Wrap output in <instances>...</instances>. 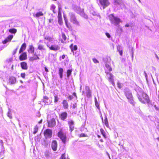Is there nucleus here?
I'll return each mask as SVG.
<instances>
[{
	"mask_svg": "<svg viewBox=\"0 0 159 159\" xmlns=\"http://www.w3.org/2000/svg\"><path fill=\"white\" fill-rule=\"evenodd\" d=\"M117 86L118 87L120 88V89L122 88V86H123V85L122 84H121L119 82H118L117 83Z\"/></svg>",
	"mask_w": 159,
	"mask_h": 159,
	"instance_id": "de8ad7c7",
	"label": "nucleus"
},
{
	"mask_svg": "<svg viewBox=\"0 0 159 159\" xmlns=\"http://www.w3.org/2000/svg\"><path fill=\"white\" fill-rule=\"evenodd\" d=\"M54 103H56L58 101L59 99V98H58V96H57V95H56V94H55L54 96Z\"/></svg>",
	"mask_w": 159,
	"mask_h": 159,
	"instance_id": "f704fd0d",
	"label": "nucleus"
},
{
	"mask_svg": "<svg viewBox=\"0 0 159 159\" xmlns=\"http://www.w3.org/2000/svg\"><path fill=\"white\" fill-rule=\"evenodd\" d=\"M77 106V104L76 103H75L73 104L72 108H75Z\"/></svg>",
	"mask_w": 159,
	"mask_h": 159,
	"instance_id": "bf43d9fd",
	"label": "nucleus"
},
{
	"mask_svg": "<svg viewBox=\"0 0 159 159\" xmlns=\"http://www.w3.org/2000/svg\"><path fill=\"white\" fill-rule=\"evenodd\" d=\"M48 127L52 128L54 126L56 125V121L54 118L48 121Z\"/></svg>",
	"mask_w": 159,
	"mask_h": 159,
	"instance_id": "9d476101",
	"label": "nucleus"
},
{
	"mask_svg": "<svg viewBox=\"0 0 159 159\" xmlns=\"http://www.w3.org/2000/svg\"><path fill=\"white\" fill-rule=\"evenodd\" d=\"M155 108V109L157 111H159V109L158 107H157L156 105H154V106Z\"/></svg>",
	"mask_w": 159,
	"mask_h": 159,
	"instance_id": "e2e57ef3",
	"label": "nucleus"
},
{
	"mask_svg": "<svg viewBox=\"0 0 159 159\" xmlns=\"http://www.w3.org/2000/svg\"><path fill=\"white\" fill-rule=\"evenodd\" d=\"M7 116L8 117H9L10 118H12L11 114V113L10 111L9 110L7 113Z\"/></svg>",
	"mask_w": 159,
	"mask_h": 159,
	"instance_id": "79ce46f5",
	"label": "nucleus"
},
{
	"mask_svg": "<svg viewBox=\"0 0 159 159\" xmlns=\"http://www.w3.org/2000/svg\"><path fill=\"white\" fill-rule=\"evenodd\" d=\"M58 136L64 143H65L66 140V134L63 133L61 131H60L58 133Z\"/></svg>",
	"mask_w": 159,
	"mask_h": 159,
	"instance_id": "0eeeda50",
	"label": "nucleus"
},
{
	"mask_svg": "<svg viewBox=\"0 0 159 159\" xmlns=\"http://www.w3.org/2000/svg\"><path fill=\"white\" fill-rule=\"evenodd\" d=\"M62 39L65 41L66 40V37L64 33H63L62 34Z\"/></svg>",
	"mask_w": 159,
	"mask_h": 159,
	"instance_id": "a18cd8bd",
	"label": "nucleus"
},
{
	"mask_svg": "<svg viewBox=\"0 0 159 159\" xmlns=\"http://www.w3.org/2000/svg\"><path fill=\"white\" fill-rule=\"evenodd\" d=\"M38 49L41 51H45L46 48L44 46L41 44H38Z\"/></svg>",
	"mask_w": 159,
	"mask_h": 159,
	"instance_id": "a211bd4d",
	"label": "nucleus"
},
{
	"mask_svg": "<svg viewBox=\"0 0 159 159\" xmlns=\"http://www.w3.org/2000/svg\"><path fill=\"white\" fill-rule=\"evenodd\" d=\"M30 61H33L34 60H35V59H34V57H31L30 59Z\"/></svg>",
	"mask_w": 159,
	"mask_h": 159,
	"instance_id": "680f3d73",
	"label": "nucleus"
},
{
	"mask_svg": "<svg viewBox=\"0 0 159 159\" xmlns=\"http://www.w3.org/2000/svg\"><path fill=\"white\" fill-rule=\"evenodd\" d=\"M13 61V58L12 57H11L7 59L6 61L8 63L11 62Z\"/></svg>",
	"mask_w": 159,
	"mask_h": 159,
	"instance_id": "c03bdc74",
	"label": "nucleus"
},
{
	"mask_svg": "<svg viewBox=\"0 0 159 159\" xmlns=\"http://www.w3.org/2000/svg\"><path fill=\"white\" fill-rule=\"evenodd\" d=\"M26 47V44L24 43L21 45V46L19 51V53H21L23 51L25 50Z\"/></svg>",
	"mask_w": 159,
	"mask_h": 159,
	"instance_id": "b1692460",
	"label": "nucleus"
},
{
	"mask_svg": "<svg viewBox=\"0 0 159 159\" xmlns=\"http://www.w3.org/2000/svg\"><path fill=\"white\" fill-rule=\"evenodd\" d=\"M44 69H45V70L46 72H48V70L46 67H45Z\"/></svg>",
	"mask_w": 159,
	"mask_h": 159,
	"instance_id": "774afa93",
	"label": "nucleus"
},
{
	"mask_svg": "<svg viewBox=\"0 0 159 159\" xmlns=\"http://www.w3.org/2000/svg\"><path fill=\"white\" fill-rule=\"evenodd\" d=\"M99 1L100 4L103 6V9L109 4L108 0H99Z\"/></svg>",
	"mask_w": 159,
	"mask_h": 159,
	"instance_id": "1a4fd4ad",
	"label": "nucleus"
},
{
	"mask_svg": "<svg viewBox=\"0 0 159 159\" xmlns=\"http://www.w3.org/2000/svg\"><path fill=\"white\" fill-rule=\"evenodd\" d=\"M20 66L22 69L26 70L28 69V67L27 63L25 62H22L20 63Z\"/></svg>",
	"mask_w": 159,
	"mask_h": 159,
	"instance_id": "f3484780",
	"label": "nucleus"
},
{
	"mask_svg": "<svg viewBox=\"0 0 159 159\" xmlns=\"http://www.w3.org/2000/svg\"><path fill=\"white\" fill-rule=\"evenodd\" d=\"M69 16L70 17V20L71 22L75 25L79 26L80 24L79 21H78L77 19L75 14L72 12L69 13Z\"/></svg>",
	"mask_w": 159,
	"mask_h": 159,
	"instance_id": "7ed1b4c3",
	"label": "nucleus"
},
{
	"mask_svg": "<svg viewBox=\"0 0 159 159\" xmlns=\"http://www.w3.org/2000/svg\"><path fill=\"white\" fill-rule=\"evenodd\" d=\"M72 96L71 95L69 96V97H68V98L70 100H71L72 99Z\"/></svg>",
	"mask_w": 159,
	"mask_h": 159,
	"instance_id": "69168bd1",
	"label": "nucleus"
},
{
	"mask_svg": "<svg viewBox=\"0 0 159 159\" xmlns=\"http://www.w3.org/2000/svg\"><path fill=\"white\" fill-rule=\"evenodd\" d=\"M21 76L24 79L25 76V73H22L21 74Z\"/></svg>",
	"mask_w": 159,
	"mask_h": 159,
	"instance_id": "8fccbe9b",
	"label": "nucleus"
},
{
	"mask_svg": "<svg viewBox=\"0 0 159 159\" xmlns=\"http://www.w3.org/2000/svg\"><path fill=\"white\" fill-rule=\"evenodd\" d=\"M125 93L126 97L129 100V102L130 103L133 104L134 101L133 99V97L131 92L129 89L126 88L125 89Z\"/></svg>",
	"mask_w": 159,
	"mask_h": 159,
	"instance_id": "20e7f679",
	"label": "nucleus"
},
{
	"mask_svg": "<svg viewBox=\"0 0 159 159\" xmlns=\"http://www.w3.org/2000/svg\"><path fill=\"white\" fill-rule=\"evenodd\" d=\"M80 14L81 16H82L83 17H84L85 18L87 19L88 18V16L84 14V12L83 14L81 13Z\"/></svg>",
	"mask_w": 159,
	"mask_h": 159,
	"instance_id": "49530a36",
	"label": "nucleus"
},
{
	"mask_svg": "<svg viewBox=\"0 0 159 159\" xmlns=\"http://www.w3.org/2000/svg\"><path fill=\"white\" fill-rule=\"evenodd\" d=\"M68 123L69 126L70 130L71 132H72L74 129V122L72 120H70L68 121Z\"/></svg>",
	"mask_w": 159,
	"mask_h": 159,
	"instance_id": "f8f14e48",
	"label": "nucleus"
},
{
	"mask_svg": "<svg viewBox=\"0 0 159 159\" xmlns=\"http://www.w3.org/2000/svg\"><path fill=\"white\" fill-rule=\"evenodd\" d=\"M90 13L93 16H100L98 14V13L95 11H94L93 9L91 10L90 11Z\"/></svg>",
	"mask_w": 159,
	"mask_h": 159,
	"instance_id": "c756f323",
	"label": "nucleus"
},
{
	"mask_svg": "<svg viewBox=\"0 0 159 159\" xmlns=\"http://www.w3.org/2000/svg\"><path fill=\"white\" fill-rule=\"evenodd\" d=\"M75 10L78 13L80 14L81 13L83 14V10L80 8L79 7H75Z\"/></svg>",
	"mask_w": 159,
	"mask_h": 159,
	"instance_id": "412c9836",
	"label": "nucleus"
},
{
	"mask_svg": "<svg viewBox=\"0 0 159 159\" xmlns=\"http://www.w3.org/2000/svg\"><path fill=\"white\" fill-rule=\"evenodd\" d=\"M58 23L60 25H62V24L63 23L62 18H58Z\"/></svg>",
	"mask_w": 159,
	"mask_h": 159,
	"instance_id": "a19ab883",
	"label": "nucleus"
},
{
	"mask_svg": "<svg viewBox=\"0 0 159 159\" xmlns=\"http://www.w3.org/2000/svg\"><path fill=\"white\" fill-rule=\"evenodd\" d=\"M56 7L54 5H52L51 6V10H55Z\"/></svg>",
	"mask_w": 159,
	"mask_h": 159,
	"instance_id": "603ef678",
	"label": "nucleus"
},
{
	"mask_svg": "<svg viewBox=\"0 0 159 159\" xmlns=\"http://www.w3.org/2000/svg\"><path fill=\"white\" fill-rule=\"evenodd\" d=\"M34 59H35V60H36V59H39V57H38L37 55H36V56L35 57H34Z\"/></svg>",
	"mask_w": 159,
	"mask_h": 159,
	"instance_id": "052dcab7",
	"label": "nucleus"
},
{
	"mask_svg": "<svg viewBox=\"0 0 159 159\" xmlns=\"http://www.w3.org/2000/svg\"><path fill=\"white\" fill-rule=\"evenodd\" d=\"M58 18H61V6L59 4H58Z\"/></svg>",
	"mask_w": 159,
	"mask_h": 159,
	"instance_id": "5701e85b",
	"label": "nucleus"
},
{
	"mask_svg": "<svg viewBox=\"0 0 159 159\" xmlns=\"http://www.w3.org/2000/svg\"><path fill=\"white\" fill-rule=\"evenodd\" d=\"M44 39L48 41L46 45L51 50L54 51H57L60 50V47L57 40L49 36H46L44 37Z\"/></svg>",
	"mask_w": 159,
	"mask_h": 159,
	"instance_id": "f257e3e1",
	"label": "nucleus"
},
{
	"mask_svg": "<svg viewBox=\"0 0 159 159\" xmlns=\"http://www.w3.org/2000/svg\"><path fill=\"white\" fill-rule=\"evenodd\" d=\"M115 5H123V3L121 0H114Z\"/></svg>",
	"mask_w": 159,
	"mask_h": 159,
	"instance_id": "4be33fe9",
	"label": "nucleus"
},
{
	"mask_svg": "<svg viewBox=\"0 0 159 159\" xmlns=\"http://www.w3.org/2000/svg\"><path fill=\"white\" fill-rule=\"evenodd\" d=\"M16 30L15 29H11L9 30V32L12 33H15L16 32Z\"/></svg>",
	"mask_w": 159,
	"mask_h": 159,
	"instance_id": "c9c22d12",
	"label": "nucleus"
},
{
	"mask_svg": "<svg viewBox=\"0 0 159 159\" xmlns=\"http://www.w3.org/2000/svg\"><path fill=\"white\" fill-rule=\"evenodd\" d=\"M44 154L46 158L50 159L52 157V155L49 151H46L45 152Z\"/></svg>",
	"mask_w": 159,
	"mask_h": 159,
	"instance_id": "4468645a",
	"label": "nucleus"
},
{
	"mask_svg": "<svg viewBox=\"0 0 159 159\" xmlns=\"http://www.w3.org/2000/svg\"><path fill=\"white\" fill-rule=\"evenodd\" d=\"M63 105V107L65 109H67L68 107V104L67 101L66 100H64L62 101Z\"/></svg>",
	"mask_w": 159,
	"mask_h": 159,
	"instance_id": "aec40b11",
	"label": "nucleus"
},
{
	"mask_svg": "<svg viewBox=\"0 0 159 159\" xmlns=\"http://www.w3.org/2000/svg\"><path fill=\"white\" fill-rule=\"evenodd\" d=\"M71 51L74 53V51H76L77 49V45H75L73 46V44H71L70 46Z\"/></svg>",
	"mask_w": 159,
	"mask_h": 159,
	"instance_id": "393cba45",
	"label": "nucleus"
},
{
	"mask_svg": "<svg viewBox=\"0 0 159 159\" xmlns=\"http://www.w3.org/2000/svg\"><path fill=\"white\" fill-rule=\"evenodd\" d=\"M117 50L119 52V53L120 55L121 56H122V49L120 48V46H118L117 47Z\"/></svg>",
	"mask_w": 159,
	"mask_h": 159,
	"instance_id": "72a5a7b5",
	"label": "nucleus"
},
{
	"mask_svg": "<svg viewBox=\"0 0 159 159\" xmlns=\"http://www.w3.org/2000/svg\"><path fill=\"white\" fill-rule=\"evenodd\" d=\"M105 67L106 68V70H107L109 71H112V68L108 64H105Z\"/></svg>",
	"mask_w": 159,
	"mask_h": 159,
	"instance_id": "473e14b6",
	"label": "nucleus"
},
{
	"mask_svg": "<svg viewBox=\"0 0 159 159\" xmlns=\"http://www.w3.org/2000/svg\"><path fill=\"white\" fill-rule=\"evenodd\" d=\"M93 61L95 63H97L98 62V61L96 59L94 58L93 59Z\"/></svg>",
	"mask_w": 159,
	"mask_h": 159,
	"instance_id": "4d7b16f0",
	"label": "nucleus"
},
{
	"mask_svg": "<svg viewBox=\"0 0 159 159\" xmlns=\"http://www.w3.org/2000/svg\"><path fill=\"white\" fill-rule=\"evenodd\" d=\"M52 131L50 129H47L44 131V135L46 138H50L52 137Z\"/></svg>",
	"mask_w": 159,
	"mask_h": 159,
	"instance_id": "6e6552de",
	"label": "nucleus"
},
{
	"mask_svg": "<svg viewBox=\"0 0 159 159\" xmlns=\"http://www.w3.org/2000/svg\"><path fill=\"white\" fill-rule=\"evenodd\" d=\"M63 70L61 68H60L59 69V74L60 75V78L62 79L63 77Z\"/></svg>",
	"mask_w": 159,
	"mask_h": 159,
	"instance_id": "cd10ccee",
	"label": "nucleus"
},
{
	"mask_svg": "<svg viewBox=\"0 0 159 159\" xmlns=\"http://www.w3.org/2000/svg\"><path fill=\"white\" fill-rule=\"evenodd\" d=\"M57 143L56 140H54L52 141L51 143V147L52 150L54 151H56L57 149Z\"/></svg>",
	"mask_w": 159,
	"mask_h": 159,
	"instance_id": "9b49d317",
	"label": "nucleus"
},
{
	"mask_svg": "<svg viewBox=\"0 0 159 159\" xmlns=\"http://www.w3.org/2000/svg\"><path fill=\"white\" fill-rule=\"evenodd\" d=\"M67 115L66 112H64L61 113L59 117L61 120H64L66 118Z\"/></svg>",
	"mask_w": 159,
	"mask_h": 159,
	"instance_id": "ddd939ff",
	"label": "nucleus"
},
{
	"mask_svg": "<svg viewBox=\"0 0 159 159\" xmlns=\"http://www.w3.org/2000/svg\"><path fill=\"white\" fill-rule=\"evenodd\" d=\"M13 37V36L12 35H10L8 36L6 39H7V40L9 41H10L11 39H12Z\"/></svg>",
	"mask_w": 159,
	"mask_h": 159,
	"instance_id": "58836bf2",
	"label": "nucleus"
},
{
	"mask_svg": "<svg viewBox=\"0 0 159 159\" xmlns=\"http://www.w3.org/2000/svg\"><path fill=\"white\" fill-rule=\"evenodd\" d=\"M16 81V79L15 77H11L9 78V82L11 84H14Z\"/></svg>",
	"mask_w": 159,
	"mask_h": 159,
	"instance_id": "a878e982",
	"label": "nucleus"
},
{
	"mask_svg": "<svg viewBox=\"0 0 159 159\" xmlns=\"http://www.w3.org/2000/svg\"><path fill=\"white\" fill-rule=\"evenodd\" d=\"M109 18L111 23L115 25H118L121 21L120 18L115 16L112 14L109 15Z\"/></svg>",
	"mask_w": 159,
	"mask_h": 159,
	"instance_id": "f03ea898",
	"label": "nucleus"
},
{
	"mask_svg": "<svg viewBox=\"0 0 159 159\" xmlns=\"http://www.w3.org/2000/svg\"><path fill=\"white\" fill-rule=\"evenodd\" d=\"M53 19H50L49 20V22L50 23H52L53 21Z\"/></svg>",
	"mask_w": 159,
	"mask_h": 159,
	"instance_id": "338daca9",
	"label": "nucleus"
},
{
	"mask_svg": "<svg viewBox=\"0 0 159 159\" xmlns=\"http://www.w3.org/2000/svg\"><path fill=\"white\" fill-rule=\"evenodd\" d=\"M106 35L108 38H110L111 36L109 33H106Z\"/></svg>",
	"mask_w": 159,
	"mask_h": 159,
	"instance_id": "13d9d810",
	"label": "nucleus"
},
{
	"mask_svg": "<svg viewBox=\"0 0 159 159\" xmlns=\"http://www.w3.org/2000/svg\"><path fill=\"white\" fill-rule=\"evenodd\" d=\"M94 101H95V106L97 107L98 110H100V108L99 106L98 103V102L97 98L96 97L94 98Z\"/></svg>",
	"mask_w": 159,
	"mask_h": 159,
	"instance_id": "2f4dec72",
	"label": "nucleus"
},
{
	"mask_svg": "<svg viewBox=\"0 0 159 159\" xmlns=\"http://www.w3.org/2000/svg\"><path fill=\"white\" fill-rule=\"evenodd\" d=\"M43 15V14L41 11H39L36 14L34 13L33 14V16L34 17H39L41 16H42Z\"/></svg>",
	"mask_w": 159,
	"mask_h": 159,
	"instance_id": "bb28decb",
	"label": "nucleus"
},
{
	"mask_svg": "<svg viewBox=\"0 0 159 159\" xmlns=\"http://www.w3.org/2000/svg\"><path fill=\"white\" fill-rule=\"evenodd\" d=\"M87 135L84 133H81L80 134V137H86Z\"/></svg>",
	"mask_w": 159,
	"mask_h": 159,
	"instance_id": "864d4df0",
	"label": "nucleus"
},
{
	"mask_svg": "<svg viewBox=\"0 0 159 159\" xmlns=\"http://www.w3.org/2000/svg\"><path fill=\"white\" fill-rule=\"evenodd\" d=\"M143 98L144 100L141 98L139 96H138V98L139 101L142 103H145L146 102L148 103L149 102V99L148 96L145 93H143L142 94Z\"/></svg>",
	"mask_w": 159,
	"mask_h": 159,
	"instance_id": "39448f33",
	"label": "nucleus"
},
{
	"mask_svg": "<svg viewBox=\"0 0 159 159\" xmlns=\"http://www.w3.org/2000/svg\"><path fill=\"white\" fill-rule=\"evenodd\" d=\"M27 54L25 52H24L20 55L19 59L20 61H23L27 59Z\"/></svg>",
	"mask_w": 159,
	"mask_h": 159,
	"instance_id": "2eb2a0df",
	"label": "nucleus"
},
{
	"mask_svg": "<svg viewBox=\"0 0 159 159\" xmlns=\"http://www.w3.org/2000/svg\"><path fill=\"white\" fill-rule=\"evenodd\" d=\"M87 96L88 98H90L91 96V91H89L86 92Z\"/></svg>",
	"mask_w": 159,
	"mask_h": 159,
	"instance_id": "4c0bfd02",
	"label": "nucleus"
},
{
	"mask_svg": "<svg viewBox=\"0 0 159 159\" xmlns=\"http://www.w3.org/2000/svg\"><path fill=\"white\" fill-rule=\"evenodd\" d=\"M64 20L65 21V23L66 24V25L67 28L69 29H70L71 26L70 25V24L68 22V20L67 18L65 15H64Z\"/></svg>",
	"mask_w": 159,
	"mask_h": 159,
	"instance_id": "dca6fc26",
	"label": "nucleus"
},
{
	"mask_svg": "<svg viewBox=\"0 0 159 159\" xmlns=\"http://www.w3.org/2000/svg\"><path fill=\"white\" fill-rule=\"evenodd\" d=\"M99 110V114H100V116H101V118L102 119V122H103V117H102V113H101L100 109V110Z\"/></svg>",
	"mask_w": 159,
	"mask_h": 159,
	"instance_id": "3c124183",
	"label": "nucleus"
},
{
	"mask_svg": "<svg viewBox=\"0 0 159 159\" xmlns=\"http://www.w3.org/2000/svg\"><path fill=\"white\" fill-rule=\"evenodd\" d=\"M72 70H68L67 71V77H69L70 75L71 74Z\"/></svg>",
	"mask_w": 159,
	"mask_h": 159,
	"instance_id": "37998d69",
	"label": "nucleus"
},
{
	"mask_svg": "<svg viewBox=\"0 0 159 159\" xmlns=\"http://www.w3.org/2000/svg\"><path fill=\"white\" fill-rule=\"evenodd\" d=\"M9 41L7 40V39L6 38L3 42L2 43L3 44H5L6 43L8 42Z\"/></svg>",
	"mask_w": 159,
	"mask_h": 159,
	"instance_id": "5fc2aeb1",
	"label": "nucleus"
},
{
	"mask_svg": "<svg viewBox=\"0 0 159 159\" xmlns=\"http://www.w3.org/2000/svg\"><path fill=\"white\" fill-rule=\"evenodd\" d=\"M43 101L44 102L46 105H48L50 104L51 103V102L48 98L47 97H44Z\"/></svg>",
	"mask_w": 159,
	"mask_h": 159,
	"instance_id": "6ab92c4d",
	"label": "nucleus"
},
{
	"mask_svg": "<svg viewBox=\"0 0 159 159\" xmlns=\"http://www.w3.org/2000/svg\"><path fill=\"white\" fill-rule=\"evenodd\" d=\"M17 49H18V48H17L15 50H14V51H13V54H15L16 53L17 50Z\"/></svg>",
	"mask_w": 159,
	"mask_h": 159,
	"instance_id": "0e129e2a",
	"label": "nucleus"
},
{
	"mask_svg": "<svg viewBox=\"0 0 159 159\" xmlns=\"http://www.w3.org/2000/svg\"><path fill=\"white\" fill-rule=\"evenodd\" d=\"M61 158V159H66V155L65 153H64L62 155Z\"/></svg>",
	"mask_w": 159,
	"mask_h": 159,
	"instance_id": "09e8293b",
	"label": "nucleus"
},
{
	"mask_svg": "<svg viewBox=\"0 0 159 159\" xmlns=\"http://www.w3.org/2000/svg\"><path fill=\"white\" fill-rule=\"evenodd\" d=\"M105 72L106 73L107 77L108 78V80L114 86L115 83L114 82L113 75L111 73L107 72L106 70L105 71Z\"/></svg>",
	"mask_w": 159,
	"mask_h": 159,
	"instance_id": "423d86ee",
	"label": "nucleus"
},
{
	"mask_svg": "<svg viewBox=\"0 0 159 159\" xmlns=\"http://www.w3.org/2000/svg\"><path fill=\"white\" fill-rule=\"evenodd\" d=\"M85 89L86 90V92L88 91H91L90 90L88 86H86L85 87Z\"/></svg>",
	"mask_w": 159,
	"mask_h": 159,
	"instance_id": "6e6d98bb",
	"label": "nucleus"
},
{
	"mask_svg": "<svg viewBox=\"0 0 159 159\" xmlns=\"http://www.w3.org/2000/svg\"><path fill=\"white\" fill-rule=\"evenodd\" d=\"M104 123L105 125L107 128H109V123L107 120V116H105V119L104 120Z\"/></svg>",
	"mask_w": 159,
	"mask_h": 159,
	"instance_id": "7c9ffc66",
	"label": "nucleus"
},
{
	"mask_svg": "<svg viewBox=\"0 0 159 159\" xmlns=\"http://www.w3.org/2000/svg\"><path fill=\"white\" fill-rule=\"evenodd\" d=\"M100 132L102 134V135L103 136V137L105 138H106V133L103 130V129H100Z\"/></svg>",
	"mask_w": 159,
	"mask_h": 159,
	"instance_id": "e433bc0d",
	"label": "nucleus"
},
{
	"mask_svg": "<svg viewBox=\"0 0 159 159\" xmlns=\"http://www.w3.org/2000/svg\"><path fill=\"white\" fill-rule=\"evenodd\" d=\"M38 127L37 126V125H36L34 128V131L33 132V133L34 134H35L38 131Z\"/></svg>",
	"mask_w": 159,
	"mask_h": 159,
	"instance_id": "ea45409f",
	"label": "nucleus"
},
{
	"mask_svg": "<svg viewBox=\"0 0 159 159\" xmlns=\"http://www.w3.org/2000/svg\"><path fill=\"white\" fill-rule=\"evenodd\" d=\"M29 49L28 50V52H30L31 53H33L34 52V48L33 47L32 44L30 45L29 46Z\"/></svg>",
	"mask_w": 159,
	"mask_h": 159,
	"instance_id": "c85d7f7f",
	"label": "nucleus"
}]
</instances>
